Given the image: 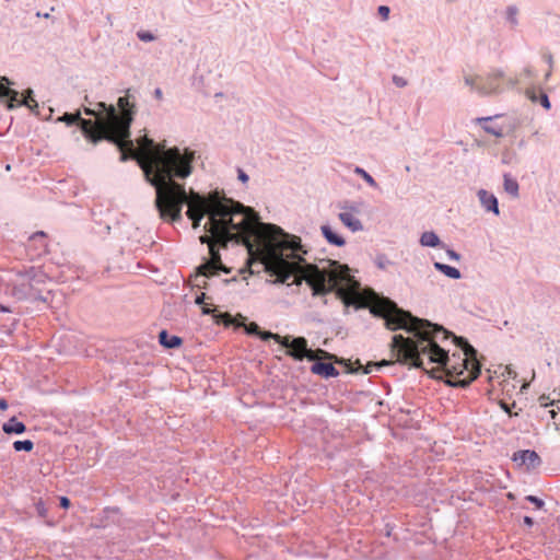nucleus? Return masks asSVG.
<instances>
[{
	"mask_svg": "<svg viewBox=\"0 0 560 560\" xmlns=\"http://www.w3.org/2000/svg\"><path fill=\"white\" fill-rule=\"evenodd\" d=\"M194 161L195 151L189 148L172 149L155 160V173L152 172V167L144 166L147 182L155 189L154 206L162 220L170 223L182 222V210L187 206L185 214L195 230L200 226L203 218L208 217L203 225L205 234L199 236V242L208 243L213 238L223 248L234 243L250 249L256 224H260L267 233L284 235L289 242L283 245L292 249L290 254L271 250L265 258L266 271L275 277L277 282L288 283L293 279V283L301 284L305 281L314 295L335 293L345 308L369 310L370 315H413L371 287H363L351 273L348 265L337 260H327L323 267L307 262L299 254L301 238L285 234L276 224L259 222V217L253 208L232 198L206 196L192 188L186 191L185 185L175 179L190 176Z\"/></svg>",
	"mask_w": 560,
	"mask_h": 560,
	"instance_id": "nucleus-1",
	"label": "nucleus"
},
{
	"mask_svg": "<svg viewBox=\"0 0 560 560\" xmlns=\"http://www.w3.org/2000/svg\"><path fill=\"white\" fill-rule=\"evenodd\" d=\"M389 330L404 329L408 337L395 335L392 351L397 362L427 370L436 364L448 377L447 384L465 387L480 373L477 351L463 337L422 317H382Z\"/></svg>",
	"mask_w": 560,
	"mask_h": 560,
	"instance_id": "nucleus-2",
	"label": "nucleus"
},
{
	"mask_svg": "<svg viewBox=\"0 0 560 560\" xmlns=\"http://www.w3.org/2000/svg\"><path fill=\"white\" fill-rule=\"evenodd\" d=\"M98 106L102 112L103 135H97L94 121L82 118L80 110L65 113L57 120L65 122L67 126L78 124L84 138L93 144H97L103 140L115 142L117 133L128 137L129 127H131L137 113L135 91L127 89L125 95L118 97L116 106L106 103H101Z\"/></svg>",
	"mask_w": 560,
	"mask_h": 560,
	"instance_id": "nucleus-3",
	"label": "nucleus"
},
{
	"mask_svg": "<svg viewBox=\"0 0 560 560\" xmlns=\"http://www.w3.org/2000/svg\"><path fill=\"white\" fill-rule=\"evenodd\" d=\"M112 143L120 151V162H127L129 160L137 161L139 167L143 172V175H145L144 166L153 168L154 162L158 158L162 156L168 150L179 149L178 147H172L158 150L154 140L147 136L139 140V148L137 149L131 140L130 131L128 137H122L117 133V140ZM152 172L155 173V170H152ZM144 178L147 179V176H144Z\"/></svg>",
	"mask_w": 560,
	"mask_h": 560,
	"instance_id": "nucleus-4",
	"label": "nucleus"
},
{
	"mask_svg": "<svg viewBox=\"0 0 560 560\" xmlns=\"http://www.w3.org/2000/svg\"><path fill=\"white\" fill-rule=\"evenodd\" d=\"M273 339L282 347L287 348V354L292 357L296 361H302L304 358L310 361L331 360L338 359L323 349L312 350L307 348V340L304 337H296L291 339V336H280L273 332H264L261 335L262 340Z\"/></svg>",
	"mask_w": 560,
	"mask_h": 560,
	"instance_id": "nucleus-5",
	"label": "nucleus"
},
{
	"mask_svg": "<svg viewBox=\"0 0 560 560\" xmlns=\"http://www.w3.org/2000/svg\"><path fill=\"white\" fill-rule=\"evenodd\" d=\"M209 257L196 268L195 285L206 288L207 279L220 272L229 273L230 269L222 262L220 249H224L218 242L210 238L208 243Z\"/></svg>",
	"mask_w": 560,
	"mask_h": 560,
	"instance_id": "nucleus-6",
	"label": "nucleus"
},
{
	"mask_svg": "<svg viewBox=\"0 0 560 560\" xmlns=\"http://www.w3.org/2000/svg\"><path fill=\"white\" fill-rule=\"evenodd\" d=\"M12 82L7 77H0V88L3 91H10L15 92L16 95H4V93H1L0 100L4 101L7 104L8 109H14L20 106H25L30 108V110L36 115H38L37 108L38 103L34 98V91L32 89H26L23 92L22 98H20V93L16 90H13L10 88Z\"/></svg>",
	"mask_w": 560,
	"mask_h": 560,
	"instance_id": "nucleus-7",
	"label": "nucleus"
},
{
	"mask_svg": "<svg viewBox=\"0 0 560 560\" xmlns=\"http://www.w3.org/2000/svg\"><path fill=\"white\" fill-rule=\"evenodd\" d=\"M504 78V72L500 69L492 70L482 83L476 86V91L481 96L497 95L503 92L500 80Z\"/></svg>",
	"mask_w": 560,
	"mask_h": 560,
	"instance_id": "nucleus-8",
	"label": "nucleus"
},
{
	"mask_svg": "<svg viewBox=\"0 0 560 560\" xmlns=\"http://www.w3.org/2000/svg\"><path fill=\"white\" fill-rule=\"evenodd\" d=\"M217 324H223L225 327L230 325L244 326L248 334H257L261 338V335L265 331H261L259 326L256 323H250L248 326L245 325L244 322H240L238 319H247V317H214Z\"/></svg>",
	"mask_w": 560,
	"mask_h": 560,
	"instance_id": "nucleus-9",
	"label": "nucleus"
},
{
	"mask_svg": "<svg viewBox=\"0 0 560 560\" xmlns=\"http://www.w3.org/2000/svg\"><path fill=\"white\" fill-rule=\"evenodd\" d=\"M477 196L479 198L481 206L486 209V211L492 212L493 214L499 215V213H500L499 201H498V198L493 194L487 191L486 189H479L477 192Z\"/></svg>",
	"mask_w": 560,
	"mask_h": 560,
	"instance_id": "nucleus-10",
	"label": "nucleus"
},
{
	"mask_svg": "<svg viewBox=\"0 0 560 560\" xmlns=\"http://www.w3.org/2000/svg\"><path fill=\"white\" fill-rule=\"evenodd\" d=\"M320 231L325 240L334 246L342 247L346 244V240L337 233L329 224L320 226Z\"/></svg>",
	"mask_w": 560,
	"mask_h": 560,
	"instance_id": "nucleus-11",
	"label": "nucleus"
},
{
	"mask_svg": "<svg viewBox=\"0 0 560 560\" xmlns=\"http://www.w3.org/2000/svg\"><path fill=\"white\" fill-rule=\"evenodd\" d=\"M311 372L316 375H320L324 377H335L338 376L339 372L331 363L324 362H315L311 366Z\"/></svg>",
	"mask_w": 560,
	"mask_h": 560,
	"instance_id": "nucleus-12",
	"label": "nucleus"
},
{
	"mask_svg": "<svg viewBox=\"0 0 560 560\" xmlns=\"http://www.w3.org/2000/svg\"><path fill=\"white\" fill-rule=\"evenodd\" d=\"M159 342L165 349H176L183 345V339L175 335H170L166 330L159 332Z\"/></svg>",
	"mask_w": 560,
	"mask_h": 560,
	"instance_id": "nucleus-13",
	"label": "nucleus"
},
{
	"mask_svg": "<svg viewBox=\"0 0 560 560\" xmlns=\"http://www.w3.org/2000/svg\"><path fill=\"white\" fill-rule=\"evenodd\" d=\"M419 243L423 247H441L445 248L446 244L443 243L439 235L433 231H425L421 234Z\"/></svg>",
	"mask_w": 560,
	"mask_h": 560,
	"instance_id": "nucleus-14",
	"label": "nucleus"
},
{
	"mask_svg": "<svg viewBox=\"0 0 560 560\" xmlns=\"http://www.w3.org/2000/svg\"><path fill=\"white\" fill-rule=\"evenodd\" d=\"M338 218L351 232H359L363 230L362 222L350 212H340Z\"/></svg>",
	"mask_w": 560,
	"mask_h": 560,
	"instance_id": "nucleus-15",
	"label": "nucleus"
},
{
	"mask_svg": "<svg viewBox=\"0 0 560 560\" xmlns=\"http://www.w3.org/2000/svg\"><path fill=\"white\" fill-rule=\"evenodd\" d=\"M514 460H520L522 464L526 465L528 468H534L539 464V456L535 451H522L514 455Z\"/></svg>",
	"mask_w": 560,
	"mask_h": 560,
	"instance_id": "nucleus-16",
	"label": "nucleus"
},
{
	"mask_svg": "<svg viewBox=\"0 0 560 560\" xmlns=\"http://www.w3.org/2000/svg\"><path fill=\"white\" fill-rule=\"evenodd\" d=\"M500 115L488 116V117H478L476 118V122L482 127L485 132L492 135L497 138H502L504 136L502 128L493 127L488 125L493 118H498Z\"/></svg>",
	"mask_w": 560,
	"mask_h": 560,
	"instance_id": "nucleus-17",
	"label": "nucleus"
},
{
	"mask_svg": "<svg viewBox=\"0 0 560 560\" xmlns=\"http://www.w3.org/2000/svg\"><path fill=\"white\" fill-rule=\"evenodd\" d=\"M433 266H434L435 270L440 271L441 273H443L444 276H446L450 279L458 280L462 278V273H460L459 269H457L456 267H453V266H450V265H446V264H443L440 261H434Z\"/></svg>",
	"mask_w": 560,
	"mask_h": 560,
	"instance_id": "nucleus-18",
	"label": "nucleus"
},
{
	"mask_svg": "<svg viewBox=\"0 0 560 560\" xmlns=\"http://www.w3.org/2000/svg\"><path fill=\"white\" fill-rule=\"evenodd\" d=\"M208 299L209 296H207L206 293L197 294L195 298L196 304L201 306V315H232L229 312L214 313V311L210 308V304L206 303V300Z\"/></svg>",
	"mask_w": 560,
	"mask_h": 560,
	"instance_id": "nucleus-19",
	"label": "nucleus"
},
{
	"mask_svg": "<svg viewBox=\"0 0 560 560\" xmlns=\"http://www.w3.org/2000/svg\"><path fill=\"white\" fill-rule=\"evenodd\" d=\"M101 103L102 102L96 103V107L95 108H91V107H88V106L83 107V112H84L85 115L93 116V117L96 118V122H94V126H95L97 135H103L102 112H101V108L98 106V104H101Z\"/></svg>",
	"mask_w": 560,
	"mask_h": 560,
	"instance_id": "nucleus-20",
	"label": "nucleus"
},
{
	"mask_svg": "<svg viewBox=\"0 0 560 560\" xmlns=\"http://www.w3.org/2000/svg\"><path fill=\"white\" fill-rule=\"evenodd\" d=\"M3 431L8 434L15 433L21 434L25 432L26 428L23 422L18 421L15 418H11L7 423L3 424Z\"/></svg>",
	"mask_w": 560,
	"mask_h": 560,
	"instance_id": "nucleus-21",
	"label": "nucleus"
},
{
	"mask_svg": "<svg viewBox=\"0 0 560 560\" xmlns=\"http://www.w3.org/2000/svg\"><path fill=\"white\" fill-rule=\"evenodd\" d=\"M362 202L343 200L340 201L337 207L342 210L341 212H350L352 214L360 213Z\"/></svg>",
	"mask_w": 560,
	"mask_h": 560,
	"instance_id": "nucleus-22",
	"label": "nucleus"
},
{
	"mask_svg": "<svg viewBox=\"0 0 560 560\" xmlns=\"http://www.w3.org/2000/svg\"><path fill=\"white\" fill-rule=\"evenodd\" d=\"M504 190L513 196V197H518V189H520V186H518V183L516 182V179L512 178L509 174H504Z\"/></svg>",
	"mask_w": 560,
	"mask_h": 560,
	"instance_id": "nucleus-23",
	"label": "nucleus"
},
{
	"mask_svg": "<svg viewBox=\"0 0 560 560\" xmlns=\"http://www.w3.org/2000/svg\"><path fill=\"white\" fill-rule=\"evenodd\" d=\"M518 8L514 4L509 5L505 10V20L510 24L511 28H515L518 25Z\"/></svg>",
	"mask_w": 560,
	"mask_h": 560,
	"instance_id": "nucleus-24",
	"label": "nucleus"
},
{
	"mask_svg": "<svg viewBox=\"0 0 560 560\" xmlns=\"http://www.w3.org/2000/svg\"><path fill=\"white\" fill-rule=\"evenodd\" d=\"M392 363H393L392 361L383 360V361H381V362H378V363L369 362L365 366H363V365L360 363V361L358 360V361H357L358 368H357V369H354L353 371H354V372H358L359 370H361V369H362L363 374H369V373H371V372H372V369H373V368H376V366H385V365H389V364H392Z\"/></svg>",
	"mask_w": 560,
	"mask_h": 560,
	"instance_id": "nucleus-25",
	"label": "nucleus"
},
{
	"mask_svg": "<svg viewBox=\"0 0 560 560\" xmlns=\"http://www.w3.org/2000/svg\"><path fill=\"white\" fill-rule=\"evenodd\" d=\"M354 173L357 175H359L360 177H362V179L370 186V187H373V188H377L378 185L376 183V180L373 178V176H371L364 168L360 167V166H355L354 168Z\"/></svg>",
	"mask_w": 560,
	"mask_h": 560,
	"instance_id": "nucleus-26",
	"label": "nucleus"
},
{
	"mask_svg": "<svg viewBox=\"0 0 560 560\" xmlns=\"http://www.w3.org/2000/svg\"><path fill=\"white\" fill-rule=\"evenodd\" d=\"M33 447H34V443L31 440L15 441L13 443V448L16 452H20V451L31 452L33 450Z\"/></svg>",
	"mask_w": 560,
	"mask_h": 560,
	"instance_id": "nucleus-27",
	"label": "nucleus"
},
{
	"mask_svg": "<svg viewBox=\"0 0 560 560\" xmlns=\"http://www.w3.org/2000/svg\"><path fill=\"white\" fill-rule=\"evenodd\" d=\"M43 276H44V273L38 271V270H36L34 267H31L28 270H26L25 275H24V277L28 281H37V282L42 281V277Z\"/></svg>",
	"mask_w": 560,
	"mask_h": 560,
	"instance_id": "nucleus-28",
	"label": "nucleus"
},
{
	"mask_svg": "<svg viewBox=\"0 0 560 560\" xmlns=\"http://www.w3.org/2000/svg\"><path fill=\"white\" fill-rule=\"evenodd\" d=\"M30 290V284L22 283L20 287H14L12 290V294L18 299L26 298Z\"/></svg>",
	"mask_w": 560,
	"mask_h": 560,
	"instance_id": "nucleus-29",
	"label": "nucleus"
},
{
	"mask_svg": "<svg viewBox=\"0 0 560 560\" xmlns=\"http://www.w3.org/2000/svg\"><path fill=\"white\" fill-rule=\"evenodd\" d=\"M137 37L144 43H150L155 39V36L150 31H139L137 32Z\"/></svg>",
	"mask_w": 560,
	"mask_h": 560,
	"instance_id": "nucleus-30",
	"label": "nucleus"
},
{
	"mask_svg": "<svg viewBox=\"0 0 560 560\" xmlns=\"http://www.w3.org/2000/svg\"><path fill=\"white\" fill-rule=\"evenodd\" d=\"M537 103H539L546 110L551 108L549 96L544 91H540Z\"/></svg>",
	"mask_w": 560,
	"mask_h": 560,
	"instance_id": "nucleus-31",
	"label": "nucleus"
},
{
	"mask_svg": "<svg viewBox=\"0 0 560 560\" xmlns=\"http://www.w3.org/2000/svg\"><path fill=\"white\" fill-rule=\"evenodd\" d=\"M375 264L380 269H386L392 261L385 255H378L375 259Z\"/></svg>",
	"mask_w": 560,
	"mask_h": 560,
	"instance_id": "nucleus-32",
	"label": "nucleus"
},
{
	"mask_svg": "<svg viewBox=\"0 0 560 560\" xmlns=\"http://www.w3.org/2000/svg\"><path fill=\"white\" fill-rule=\"evenodd\" d=\"M35 508H36V511H37L39 516H42V517H46L47 516V509H46V505H45V503H44V501L42 499H39L35 503Z\"/></svg>",
	"mask_w": 560,
	"mask_h": 560,
	"instance_id": "nucleus-33",
	"label": "nucleus"
},
{
	"mask_svg": "<svg viewBox=\"0 0 560 560\" xmlns=\"http://www.w3.org/2000/svg\"><path fill=\"white\" fill-rule=\"evenodd\" d=\"M444 249L446 252V255H447L448 259L454 260V261L460 260L462 256H460L459 253H457L456 250L450 248L447 245H446V247Z\"/></svg>",
	"mask_w": 560,
	"mask_h": 560,
	"instance_id": "nucleus-34",
	"label": "nucleus"
},
{
	"mask_svg": "<svg viewBox=\"0 0 560 560\" xmlns=\"http://www.w3.org/2000/svg\"><path fill=\"white\" fill-rule=\"evenodd\" d=\"M393 83L398 88H405L408 82L405 78L394 74L392 78Z\"/></svg>",
	"mask_w": 560,
	"mask_h": 560,
	"instance_id": "nucleus-35",
	"label": "nucleus"
},
{
	"mask_svg": "<svg viewBox=\"0 0 560 560\" xmlns=\"http://www.w3.org/2000/svg\"><path fill=\"white\" fill-rule=\"evenodd\" d=\"M525 95L528 100H530L533 103H537L539 98V94L537 95L536 90L534 88H529L525 91Z\"/></svg>",
	"mask_w": 560,
	"mask_h": 560,
	"instance_id": "nucleus-36",
	"label": "nucleus"
},
{
	"mask_svg": "<svg viewBox=\"0 0 560 560\" xmlns=\"http://www.w3.org/2000/svg\"><path fill=\"white\" fill-rule=\"evenodd\" d=\"M378 14L382 16L383 20H387L390 13V9L387 5H380L377 8Z\"/></svg>",
	"mask_w": 560,
	"mask_h": 560,
	"instance_id": "nucleus-37",
	"label": "nucleus"
},
{
	"mask_svg": "<svg viewBox=\"0 0 560 560\" xmlns=\"http://www.w3.org/2000/svg\"><path fill=\"white\" fill-rule=\"evenodd\" d=\"M237 179L243 184H246L249 180V176L246 174L244 170L237 167Z\"/></svg>",
	"mask_w": 560,
	"mask_h": 560,
	"instance_id": "nucleus-38",
	"label": "nucleus"
},
{
	"mask_svg": "<svg viewBox=\"0 0 560 560\" xmlns=\"http://www.w3.org/2000/svg\"><path fill=\"white\" fill-rule=\"evenodd\" d=\"M46 238V233L43 232V231H37L35 232L31 237H30V241L31 242H36V241H44Z\"/></svg>",
	"mask_w": 560,
	"mask_h": 560,
	"instance_id": "nucleus-39",
	"label": "nucleus"
},
{
	"mask_svg": "<svg viewBox=\"0 0 560 560\" xmlns=\"http://www.w3.org/2000/svg\"><path fill=\"white\" fill-rule=\"evenodd\" d=\"M527 500L530 501L532 503H534L537 509H541L544 505V502L540 499H538L537 497L528 495Z\"/></svg>",
	"mask_w": 560,
	"mask_h": 560,
	"instance_id": "nucleus-40",
	"label": "nucleus"
},
{
	"mask_svg": "<svg viewBox=\"0 0 560 560\" xmlns=\"http://www.w3.org/2000/svg\"><path fill=\"white\" fill-rule=\"evenodd\" d=\"M522 74H523L525 78L530 79V78H533V77H534L535 72H534V70H533L530 67H526V68H524V70H523Z\"/></svg>",
	"mask_w": 560,
	"mask_h": 560,
	"instance_id": "nucleus-41",
	"label": "nucleus"
},
{
	"mask_svg": "<svg viewBox=\"0 0 560 560\" xmlns=\"http://www.w3.org/2000/svg\"><path fill=\"white\" fill-rule=\"evenodd\" d=\"M60 505L63 509H68L70 506V500L67 497L60 498Z\"/></svg>",
	"mask_w": 560,
	"mask_h": 560,
	"instance_id": "nucleus-42",
	"label": "nucleus"
},
{
	"mask_svg": "<svg viewBox=\"0 0 560 560\" xmlns=\"http://www.w3.org/2000/svg\"><path fill=\"white\" fill-rule=\"evenodd\" d=\"M464 81L466 85L476 90L477 85H475L474 79L471 77H465Z\"/></svg>",
	"mask_w": 560,
	"mask_h": 560,
	"instance_id": "nucleus-43",
	"label": "nucleus"
},
{
	"mask_svg": "<svg viewBox=\"0 0 560 560\" xmlns=\"http://www.w3.org/2000/svg\"><path fill=\"white\" fill-rule=\"evenodd\" d=\"M545 61L549 65L550 68H552L553 65V58L551 54H546L544 56Z\"/></svg>",
	"mask_w": 560,
	"mask_h": 560,
	"instance_id": "nucleus-44",
	"label": "nucleus"
},
{
	"mask_svg": "<svg viewBox=\"0 0 560 560\" xmlns=\"http://www.w3.org/2000/svg\"><path fill=\"white\" fill-rule=\"evenodd\" d=\"M516 84H517V80L516 79H512L511 78V79L508 80V86L509 88L513 89V88L516 86Z\"/></svg>",
	"mask_w": 560,
	"mask_h": 560,
	"instance_id": "nucleus-45",
	"label": "nucleus"
},
{
	"mask_svg": "<svg viewBox=\"0 0 560 560\" xmlns=\"http://www.w3.org/2000/svg\"><path fill=\"white\" fill-rule=\"evenodd\" d=\"M162 95H163L162 90H161L160 88H156V89L154 90V96H155V98L161 100V98H162Z\"/></svg>",
	"mask_w": 560,
	"mask_h": 560,
	"instance_id": "nucleus-46",
	"label": "nucleus"
},
{
	"mask_svg": "<svg viewBox=\"0 0 560 560\" xmlns=\"http://www.w3.org/2000/svg\"><path fill=\"white\" fill-rule=\"evenodd\" d=\"M0 312L1 313H10L11 310L9 307H7L5 305L0 304Z\"/></svg>",
	"mask_w": 560,
	"mask_h": 560,
	"instance_id": "nucleus-47",
	"label": "nucleus"
},
{
	"mask_svg": "<svg viewBox=\"0 0 560 560\" xmlns=\"http://www.w3.org/2000/svg\"><path fill=\"white\" fill-rule=\"evenodd\" d=\"M8 405H7V401L4 399H1L0 400V409L4 410L7 409Z\"/></svg>",
	"mask_w": 560,
	"mask_h": 560,
	"instance_id": "nucleus-48",
	"label": "nucleus"
},
{
	"mask_svg": "<svg viewBox=\"0 0 560 560\" xmlns=\"http://www.w3.org/2000/svg\"><path fill=\"white\" fill-rule=\"evenodd\" d=\"M524 522H525L527 525H529V526H530V525H533V520H532L529 516H526V517L524 518Z\"/></svg>",
	"mask_w": 560,
	"mask_h": 560,
	"instance_id": "nucleus-49",
	"label": "nucleus"
},
{
	"mask_svg": "<svg viewBox=\"0 0 560 560\" xmlns=\"http://www.w3.org/2000/svg\"><path fill=\"white\" fill-rule=\"evenodd\" d=\"M109 231H110V226L108 224H105L104 225V232L108 234Z\"/></svg>",
	"mask_w": 560,
	"mask_h": 560,
	"instance_id": "nucleus-50",
	"label": "nucleus"
},
{
	"mask_svg": "<svg viewBox=\"0 0 560 560\" xmlns=\"http://www.w3.org/2000/svg\"><path fill=\"white\" fill-rule=\"evenodd\" d=\"M550 75H551V69L546 73L545 80H549Z\"/></svg>",
	"mask_w": 560,
	"mask_h": 560,
	"instance_id": "nucleus-51",
	"label": "nucleus"
},
{
	"mask_svg": "<svg viewBox=\"0 0 560 560\" xmlns=\"http://www.w3.org/2000/svg\"><path fill=\"white\" fill-rule=\"evenodd\" d=\"M549 412H550V416H551V418H552V419H553V418L556 417V415H557L555 410H550Z\"/></svg>",
	"mask_w": 560,
	"mask_h": 560,
	"instance_id": "nucleus-52",
	"label": "nucleus"
}]
</instances>
